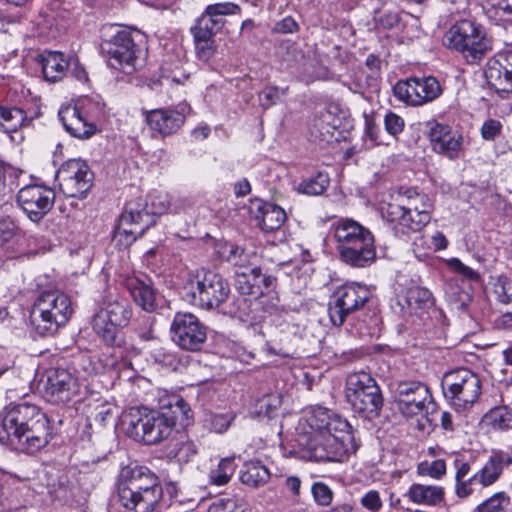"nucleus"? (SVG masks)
<instances>
[{"mask_svg": "<svg viewBox=\"0 0 512 512\" xmlns=\"http://www.w3.org/2000/svg\"><path fill=\"white\" fill-rule=\"evenodd\" d=\"M488 85L498 94H509L512 92V72L500 64L496 55L489 58L484 70Z\"/></svg>", "mask_w": 512, "mask_h": 512, "instance_id": "29", "label": "nucleus"}, {"mask_svg": "<svg viewBox=\"0 0 512 512\" xmlns=\"http://www.w3.org/2000/svg\"><path fill=\"white\" fill-rule=\"evenodd\" d=\"M406 302L412 309H425L434 304V298L427 288L414 286L407 290Z\"/></svg>", "mask_w": 512, "mask_h": 512, "instance_id": "39", "label": "nucleus"}, {"mask_svg": "<svg viewBox=\"0 0 512 512\" xmlns=\"http://www.w3.org/2000/svg\"><path fill=\"white\" fill-rule=\"evenodd\" d=\"M197 453L195 445L190 442H176L174 449L170 451L169 456L177 458L179 461L187 462L189 457Z\"/></svg>", "mask_w": 512, "mask_h": 512, "instance_id": "54", "label": "nucleus"}, {"mask_svg": "<svg viewBox=\"0 0 512 512\" xmlns=\"http://www.w3.org/2000/svg\"><path fill=\"white\" fill-rule=\"evenodd\" d=\"M287 89L276 86L266 87L259 93L260 105L267 109L275 105L282 96L286 95Z\"/></svg>", "mask_w": 512, "mask_h": 512, "instance_id": "48", "label": "nucleus"}, {"mask_svg": "<svg viewBox=\"0 0 512 512\" xmlns=\"http://www.w3.org/2000/svg\"><path fill=\"white\" fill-rule=\"evenodd\" d=\"M337 252L340 260L351 267L364 268L370 266L376 259L374 236L346 246Z\"/></svg>", "mask_w": 512, "mask_h": 512, "instance_id": "25", "label": "nucleus"}, {"mask_svg": "<svg viewBox=\"0 0 512 512\" xmlns=\"http://www.w3.org/2000/svg\"><path fill=\"white\" fill-rule=\"evenodd\" d=\"M25 112L17 107H5L0 105V126L8 132L17 131L22 126L28 125Z\"/></svg>", "mask_w": 512, "mask_h": 512, "instance_id": "37", "label": "nucleus"}, {"mask_svg": "<svg viewBox=\"0 0 512 512\" xmlns=\"http://www.w3.org/2000/svg\"><path fill=\"white\" fill-rule=\"evenodd\" d=\"M494 429L512 428V410L507 406L492 408L485 416Z\"/></svg>", "mask_w": 512, "mask_h": 512, "instance_id": "42", "label": "nucleus"}, {"mask_svg": "<svg viewBox=\"0 0 512 512\" xmlns=\"http://www.w3.org/2000/svg\"><path fill=\"white\" fill-rule=\"evenodd\" d=\"M39 63L45 80L57 82L61 80L68 68L63 54L57 51H46L40 55Z\"/></svg>", "mask_w": 512, "mask_h": 512, "instance_id": "32", "label": "nucleus"}, {"mask_svg": "<svg viewBox=\"0 0 512 512\" xmlns=\"http://www.w3.org/2000/svg\"><path fill=\"white\" fill-rule=\"evenodd\" d=\"M235 506L236 503L232 499L221 498L209 506L208 512H231Z\"/></svg>", "mask_w": 512, "mask_h": 512, "instance_id": "64", "label": "nucleus"}, {"mask_svg": "<svg viewBox=\"0 0 512 512\" xmlns=\"http://www.w3.org/2000/svg\"><path fill=\"white\" fill-rule=\"evenodd\" d=\"M258 226L264 232H273L282 227L286 221V213L280 206L262 203L255 214Z\"/></svg>", "mask_w": 512, "mask_h": 512, "instance_id": "31", "label": "nucleus"}, {"mask_svg": "<svg viewBox=\"0 0 512 512\" xmlns=\"http://www.w3.org/2000/svg\"><path fill=\"white\" fill-rule=\"evenodd\" d=\"M281 403L282 401L279 395H267L259 402L260 410L261 412H264L267 417L271 418L275 416L281 406Z\"/></svg>", "mask_w": 512, "mask_h": 512, "instance_id": "56", "label": "nucleus"}, {"mask_svg": "<svg viewBox=\"0 0 512 512\" xmlns=\"http://www.w3.org/2000/svg\"><path fill=\"white\" fill-rule=\"evenodd\" d=\"M274 293L275 291L269 294L266 292L264 296H259L255 300V304L260 305L267 313H276L280 308V300Z\"/></svg>", "mask_w": 512, "mask_h": 512, "instance_id": "57", "label": "nucleus"}, {"mask_svg": "<svg viewBox=\"0 0 512 512\" xmlns=\"http://www.w3.org/2000/svg\"><path fill=\"white\" fill-rule=\"evenodd\" d=\"M384 127L389 135L396 138L403 131L405 122L398 114L389 111L384 117Z\"/></svg>", "mask_w": 512, "mask_h": 512, "instance_id": "53", "label": "nucleus"}, {"mask_svg": "<svg viewBox=\"0 0 512 512\" xmlns=\"http://www.w3.org/2000/svg\"><path fill=\"white\" fill-rule=\"evenodd\" d=\"M125 287L134 302L147 312H153L158 307V293L153 288L150 279L136 276L125 280Z\"/></svg>", "mask_w": 512, "mask_h": 512, "instance_id": "27", "label": "nucleus"}, {"mask_svg": "<svg viewBox=\"0 0 512 512\" xmlns=\"http://www.w3.org/2000/svg\"><path fill=\"white\" fill-rule=\"evenodd\" d=\"M17 226L10 218H0V247L10 243L16 236Z\"/></svg>", "mask_w": 512, "mask_h": 512, "instance_id": "55", "label": "nucleus"}, {"mask_svg": "<svg viewBox=\"0 0 512 512\" xmlns=\"http://www.w3.org/2000/svg\"><path fill=\"white\" fill-rule=\"evenodd\" d=\"M168 422L160 411L131 410L127 434L137 442L154 445L171 435L173 430Z\"/></svg>", "mask_w": 512, "mask_h": 512, "instance_id": "14", "label": "nucleus"}, {"mask_svg": "<svg viewBox=\"0 0 512 512\" xmlns=\"http://www.w3.org/2000/svg\"><path fill=\"white\" fill-rule=\"evenodd\" d=\"M370 295L368 288L358 283L339 287L328 305L331 323L337 327L342 326L349 314L360 310L366 304Z\"/></svg>", "mask_w": 512, "mask_h": 512, "instance_id": "15", "label": "nucleus"}, {"mask_svg": "<svg viewBox=\"0 0 512 512\" xmlns=\"http://www.w3.org/2000/svg\"><path fill=\"white\" fill-rule=\"evenodd\" d=\"M270 477L269 469L259 460L246 462L240 473L241 482L252 488L265 485Z\"/></svg>", "mask_w": 512, "mask_h": 512, "instance_id": "34", "label": "nucleus"}, {"mask_svg": "<svg viewBox=\"0 0 512 512\" xmlns=\"http://www.w3.org/2000/svg\"><path fill=\"white\" fill-rule=\"evenodd\" d=\"M184 291L190 304L211 310L227 300L230 287L222 275L202 268L189 275Z\"/></svg>", "mask_w": 512, "mask_h": 512, "instance_id": "10", "label": "nucleus"}, {"mask_svg": "<svg viewBox=\"0 0 512 512\" xmlns=\"http://www.w3.org/2000/svg\"><path fill=\"white\" fill-rule=\"evenodd\" d=\"M502 124L495 119L486 120L481 127V135L485 140L492 141L500 135Z\"/></svg>", "mask_w": 512, "mask_h": 512, "instance_id": "58", "label": "nucleus"}, {"mask_svg": "<svg viewBox=\"0 0 512 512\" xmlns=\"http://www.w3.org/2000/svg\"><path fill=\"white\" fill-rule=\"evenodd\" d=\"M410 501L416 504L434 506L444 499V491L441 487L414 483L407 494Z\"/></svg>", "mask_w": 512, "mask_h": 512, "instance_id": "33", "label": "nucleus"}, {"mask_svg": "<svg viewBox=\"0 0 512 512\" xmlns=\"http://www.w3.org/2000/svg\"><path fill=\"white\" fill-rule=\"evenodd\" d=\"M56 179L65 196L82 199L92 187L94 175L86 162L70 159L59 168Z\"/></svg>", "mask_w": 512, "mask_h": 512, "instance_id": "16", "label": "nucleus"}, {"mask_svg": "<svg viewBox=\"0 0 512 512\" xmlns=\"http://www.w3.org/2000/svg\"><path fill=\"white\" fill-rule=\"evenodd\" d=\"M132 317V309L126 299L107 300L92 320L93 330L111 346H120V329L126 327Z\"/></svg>", "mask_w": 512, "mask_h": 512, "instance_id": "13", "label": "nucleus"}, {"mask_svg": "<svg viewBox=\"0 0 512 512\" xmlns=\"http://www.w3.org/2000/svg\"><path fill=\"white\" fill-rule=\"evenodd\" d=\"M394 96L409 105H420V97L417 92L415 78L398 81L393 87Z\"/></svg>", "mask_w": 512, "mask_h": 512, "instance_id": "38", "label": "nucleus"}, {"mask_svg": "<svg viewBox=\"0 0 512 512\" xmlns=\"http://www.w3.org/2000/svg\"><path fill=\"white\" fill-rule=\"evenodd\" d=\"M302 457L314 462H343L357 449L347 419L324 408H312L297 437Z\"/></svg>", "mask_w": 512, "mask_h": 512, "instance_id": "1", "label": "nucleus"}, {"mask_svg": "<svg viewBox=\"0 0 512 512\" xmlns=\"http://www.w3.org/2000/svg\"><path fill=\"white\" fill-rule=\"evenodd\" d=\"M76 377L65 369H50L44 385V398L51 404H67L79 395Z\"/></svg>", "mask_w": 512, "mask_h": 512, "instance_id": "19", "label": "nucleus"}, {"mask_svg": "<svg viewBox=\"0 0 512 512\" xmlns=\"http://www.w3.org/2000/svg\"><path fill=\"white\" fill-rule=\"evenodd\" d=\"M420 105L436 99L441 94L439 82L434 77L415 78Z\"/></svg>", "mask_w": 512, "mask_h": 512, "instance_id": "40", "label": "nucleus"}, {"mask_svg": "<svg viewBox=\"0 0 512 512\" xmlns=\"http://www.w3.org/2000/svg\"><path fill=\"white\" fill-rule=\"evenodd\" d=\"M497 300L505 305H512V280L505 279L502 281L497 289Z\"/></svg>", "mask_w": 512, "mask_h": 512, "instance_id": "61", "label": "nucleus"}, {"mask_svg": "<svg viewBox=\"0 0 512 512\" xmlns=\"http://www.w3.org/2000/svg\"><path fill=\"white\" fill-rule=\"evenodd\" d=\"M394 397L399 412L404 417L422 415L417 428L423 432H430L434 424L433 413L436 403L428 386L416 380H403L396 383Z\"/></svg>", "mask_w": 512, "mask_h": 512, "instance_id": "8", "label": "nucleus"}, {"mask_svg": "<svg viewBox=\"0 0 512 512\" xmlns=\"http://www.w3.org/2000/svg\"><path fill=\"white\" fill-rule=\"evenodd\" d=\"M443 44L461 54L468 64H478L492 50L484 27L472 19H461L451 25L443 36Z\"/></svg>", "mask_w": 512, "mask_h": 512, "instance_id": "7", "label": "nucleus"}, {"mask_svg": "<svg viewBox=\"0 0 512 512\" xmlns=\"http://www.w3.org/2000/svg\"><path fill=\"white\" fill-rule=\"evenodd\" d=\"M49 494L54 500L73 508H82L87 502V494L65 476L60 477L56 484L49 485Z\"/></svg>", "mask_w": 512, "mask_h": 512, "instance_id": "28", "label": "nucleus"}, {"mask_svg": "<svg viewBox=\"0 0 512 512\" xmlns=\"http://www.w3.org/2000/svg\"><path fill=\"white\" fill-rule=\"evenodd\" d=\"M311 493L315 503L319 506H329L333 501L334 493L324 482H314L311 486Z\"/></svg>", "mask_w": 512, "mask_h": 512, "instance_id": "45", "label": "nucleus"}, {"mask_svg": "<svg viewBox=\"0 0 512 512\" xmlns=\"http://www.w3.org/2000/svg\"><path fill=\"white\" fill-rule=\"evenodd\" d=\"M234 419V413L211 414L206 418L205 425L210 431L222 434L228 430Z\"/></svg>", "mask_w": 512, "mask_h": 512, "instance_id": "44", "label": "nucleus"}, {"mask_svg": "<svg viewBox=\"0 0 512 512\" xmlns=\"http://www.w3.org/2000/svg\"><path fill=\"white\" fill-rule=\"evenodd\" d=\"M159 411L169 420L172 430L179 425L186 428L193 423V412L190 405L177 394H166L159 399Z\"/></svg>", "mask_w": 512, "mask_h": 512, "instance_id": "23", "label": "nucleus"}, {"mask_svg": "<svg viewBox=\"0 0 512 512\" xmlns=\"http://www.w3.org/2000/svg\"><path fill=\"white\" fill-rule=\"evenodd\" d=\"M205 10L215 18H222L227 15H237L241 13V7L233 2H221L208 5Z\"/></svg>", "mask_w": 512, "mask_h": 512, "instance_id": "47", "label": "nucleus"}, {"mask_svg": "<svg viewBox=\"0 0 512 512\" xmlns=\"http://www.w3.org/2000/svg\"><path fill=\"white\" fill-rule=\"evenodd\" d=\"M330 234L336 242L337 251L373 235L359 222L345 217L338 218L331 224Z\"/></svg>", "mask_w": 512, "mask_h": 512, "instance_id": "24", "label": "nucleus"}, {"mask_svg": "<svg viewBox=\"0 0 512 512\" xmlns=\"http://www.w3.org/2000/svg\"><path fill=\"white\" fill-rule=\"evenodd\" d=\"M155 317L151 315H142L137 318L136 331L139 337L145 341H150L155 338L153 326Z\"/></svg>", "mask_w": 512, "mask_h": 512, "instance_id": "52", "label": "nucleus"}, {"mask_svg": "<svg viewBox=\"0 0 512 512\" xmlns=\"http://www.w3.org/2000/svg\"><path fill=\"white\" fill-rule=\"evenodd\" d=\"M509 504V498L503 492H499L478 505L479 512H495L498 509H503L505 505Z\"/></svg>", "mask_w": 512, "mask_h": 512, "instance_id": "51", "label": "nucleus"}, {"mask_svg": "<svg viewBox=\"0 0 512 512\" xmlns=\"http://www.w3.org/2000/svg\"><path fill=\"white\" fill-rule=\"evenodd\" d=\"M16 200L31 221L39 222L53 208L55 192L45 185H26L18 191Z\"/></svg>", "mask_w": 512, "mask_h": 512, "instance_id": "18", "label": "nucleus"}, {"mask_svg": "<svg viewBox=\"0 0 512 512\" xmlns=\"http://www.w3.org/2000/svg\"><path fill=\"white\" fill-rule=\"evenodd\" d=\"M491 11L503 20L508 19L512 16V0H493Z\"/></svg>", "mask_w": 512, "mask_h": 512, "instance_id": "60", "label": "nucleus"}, {"mask_svg": "<svg viewBox=\"0 0 512 512\" xmlns=\"http://www.w3.org/2000/svg\"><path fill=\"white\" fill-rule=\"evenodd\" d=\"M168 208L169 201L166 195L151 196L150 203L142 198L129 201L119 218L115 237H124L125 244H132L153 226L157 216L165 213Z\"/></svg>", "mask_w": 512, "mask_h": 512, "instance_id": "6", "label": "nucleus"}, {"mask_svg": "<svg viewBox=\"0 0 512 512\" xmlns=\"http://www.w3.org/2000/svg\"><path fill=\"white\" fill-rule=\"evenodd\" d=\"M225 253L226 261L235 267L243 269V271L256 266L258 261V255L254 249H246L238 245H228Z\"/></svg>", "mask_w": 512, "mask_h": 512, "instance_id": "35", "label": "nucleus"}, {"mask_svg": "<svg viewBox=\"0 0 512 512\" xmlns=\"http://www.w3.org/2000/svg\"><path fill=\"white\" fill-rule=\"evenodd\" d=\"M360 503L364 508L374 512L380 510L382 507V500L379 492L376 490H370L364 494Z\"/></svg>", "mask_w": 512, "mask_h": 512, "instance_id": "59", "label": "nucleus"}, {"mask_svg": "<svg viewBox=\"0 0 512 512\" xmlns=\"http://www.w3.org/2000/svg\"><path fill=\"white\" fill-rule=\"evenodd\" d=\"M365 65L372 72L371 75L367 76V80L365 84H357L360 90H364L366 88H372L376 86L377 78L376 74L379 73L381 69V60L375 54H369L366 58Z\"/></svg>", "mask_w": 512, "mask_h": 512, "instance_id": "50", "label": "nucleus"}, {"mask_svg": "<svg viewBox=\"0 0 512 512\" xmlns=\"http://www.w3.org/2000/svg\"><path fill=\"white\" fill-rule=\"evenodd\" d=\"M433 201L413 188L399 191L398 203H390L385 219L397 237L421 231L432 218Z\"/></svg>", "mask_w": 512, "mask_h": 512, "instance_id": "4", "label": "nucleus"}, {"mask_svg": "<svg viewBox=\"0 0 512 512\" xmlns=\"http://www.w3.org/2000/svg\"><path fill=\"white\" fill-rule=\"evenodd\" d=\"M418 473L434 479H440L446 474V463L443 459H437L431 463L421 462L418 465Z\"/></svg>", "mask_w": 512, "mask_h": 512, "instance_id": "46", "label": "nucleus"}, {"mask_svg": "<svg viewBox=\"0 0 512 512\" xmlns=\"http://www.w3.org/2000/svg\"><path fill=\"white\" fill-rule=\"evenodd\" d=\"M218 467L224 472L222 476H218L220 482H229L237 467L235 456L222 458Z\"/></svg>", "mask_w": 512, "mask_h": 512, "instance_id": "63", "label": "nucleus"}, {"mask_svg": "<svg viewBox=\"0 0 512 512\" xmlns=\"http://www.w3.org/2000/svg\"><path fill=\"white\" fill-rule=\"evenodd\" d=\"M72 314L70 298L59 290L39 294L31 311V322L40 336L54 334Z\"/></svg>", "mask_w": 512, "mask_h": 512, "instance_id": "11", "label": "nucleus"}, {"mask_svg": "<svg viewBox=\"0 0 512 512\" xmlns=\"http://www.w3.org/2000/svg\"><path fill=\"white\" fill-rule=\"evenodd\" d=\"M135 36L139 37L137 33L116 24L102 27L100 51L111 68L130 75L144 66L145 52Z\"/></svg>", "mask_w": 512, "mask_h": 512, "instance_id": "5", "label": "nucleus"}, {"mask_svg": "<svg viewBox=\"0 0 512 512\" xmlns=\"http://www.w3.org/2000/svg\"><path fill=\"white\" fill-rule=\"evenodd\" d=\"M445 399L457 411H465L477 402L481 395V380L468 368H458L444 374L441 382Z\"/></svg>", "mask_w": 512, "mask_h": 512, "instance_id": "12", "label": "nucleus"}, {"mask_svg": "<svg viewBox=\"0 0 512 512\" xmlns=\"http://www.w3.org/2000/svg\"><path fill=\"white\" fill-rule=\"evenodd\" d=\"M478 486H480V479L476 472L469 477L456 481L455 493L460 498H466L470 496Z\"/></svg>", "mask_w": 512, "mask_h": 512, "instance_id": "49", "label": "nucleus"}, {"mask_svg": "<svg viewBox=\"0 0 512 512\" xmlns=\"http://www.w3.org/2000/svg\"><path fill=\"white\" fill-rule=\"evenodd\" d=\"M276 278L266 275L261 268L254 266L246 271H237L235 275V288L243 296L256 300L267 292H274Z\"/></svg>", "mask_w": 512, "mask_h": 512, "instance_id": "22", "label": "nucleus"}, {"mask_svg": "<svg viewBox=\"0 0 512 512\" xmlns=\"http://www.w3.org/2000/svg\"><path fill=\"white\" fill-rule=\"evenodd\" d=\"M0 442L11 449L34 454L54 437L47 415L35 404L13 402L0 412Z\"/></svg>", "mask_w": 512, "mask_h": 512, "instance_id": "2", "label": "nucleus"}, {"mask_svg": "<svg viewBox=\"0 0 512 512\" xmlns=\"http://www.w3.org/2000/svg\"><path fill=\"white\" fill-rule=\"evenodd\" d=\"M426 129L434 152L452 160L460 156L463 136L458 131L437 121L427 122Z\"/></svg>", "mask_w": 512, "mask_h": 512, "instance_id": "20", "label": "nucleus"}, {"mask_svg": "<svg viewBox=\"0 0 512 512\" xmlns=\"http://www.w3.org/2000/svg\"><path fill=\"white\" fill-rule=\"evenodd\" d=\"M512 464V456L505 452L493 453L484 466L477 472L480 487H488L500 477L503 468Z\"/></svg>", "mask_w": 512, "mask_h": 512, "instance_id": "30", "label": "nucleus"}, {"mask_svg": "<svg viewBox=\"0 0 512 512\" xmlns=\"http://www.w3.org/2000/svg\"><path fill=\"white\" fill-rule=\"evenodd\" d=\"M163 490L157 476L144 466H127L121 470L118 496L120 503L132 512H153Z\"/></svg>", "mask_w": 512, "mask_h": 512, "instance_id": "3", "label": "nucleus"}, {"mask_svg": "<svg viewBox=\"0 0 512 512\" xmlns=\"http://www.w3.org/2000/svg\"><path fill=\"white\" fill-rule=\"evenodd\" d=\"M173 342L183 350H201L207 339V328L192 313H176L171 326Z\"/></svg>", "mask_w": 512, "mask_h": 512, "instance_id": "17", "label": "nucleus"}, {"mask_svg": "<svg viewBox=\"0 0 512 512\" xmlns=\"http://www.w3.org/2000/svg\"><path fill=\"white\" fill-rule=\"evenodd\" d=\"M190 107L180 104L177 108H159L147 111L146 122L150 129L162 136L175 134L185 123Z\"/></svg>", "mask_w": 512, "mask_h": 512, "instance_id": "21", "label": "nucleus"}, {"mask_svg": "<svg viewBox=\"0 0 512 512\" xmlns=\"http://www.w3.org/2000/svg\"><path fill=\"white\" fill-rule=\"evenodd\" d=\"M218 467L224 472L222 476H218L220 482H229L237 467L235 456L222 458Z\"/></svg>", "mask_w": 512, "mask_h": 512, "instance_id": "62", "label": "nucleus"}, {"mask_svg": "<svg viewBox=\"0 0 512 512\" xmlns=\"http://www.w3.org/2000/svg\"><path fill=\"white\" fill-rule=\"evenodd\" d=\"M196 55L199 60L207 62L216 53L217 45L214 38L193 35Z\"/></svg>", "mask_w": 512, "mask_h": 512, "instance_id": "43", "label": "nucleus"}, {"mask_svg": "<svg viewBox=\"0 0 512 512\" xmlns=\"http://www.w3.org/2000/svg\"><path fill=\"white\" fill-rule=\"evenodd\" d=\"M329 177L326 173L319 172L315 176L304 179L299 184V191L312 196L321 195L329 186Z\"/></svg>", "mask_w": 512, "mask_h": 512, "instance_id": "41", "label": "nucleus"}, {"mask_svg": "<svg viewBox=\"0 0 512 512\" xmlns=\"http://www.w3.org/2000/svg\"><path fill=\"white\" fill-rule=\"evenodd\" d=\"M58 117L65 130L73 137L88 139L96 133V126L84 118L76 105L62 107Z\"/></svg>", "mask_w": 512, "mask_h": 512, "instance_id": "26", "label": "nucleus"}, {"mask_svg": "<svg viewBox=\"0 0 512 512\" xmlns=\"http://www.w3.org/2000/svg\"><path fill=\"white\" fill-rule=\"evenodd\" d=\"M345 399L353 412L373 420L380 416L384 398L376 380L366 372H354L347 376Z\"/></svg>", "mask_w": 512, "mask_h": 512, "instance_id": "9", "label": "nucleus"}, {"mask_svg": "<svg viewBox=\"0 0 512 512\" xmlns=\"http://www.w3.org/2000/svg\"><path fill=\"white\" fill-rule=\"evenodd\" d=\"M225 25L223 18H215L211 14H207V11L201 14L196 20L194 26L191 27L192 35H199L203 37L214 38L215 35L222 30Z\"/></svg>", "mask_w": 512, "mask_h": 512, "instance_id": "36", "label": "nucleus"}]
</instances>
